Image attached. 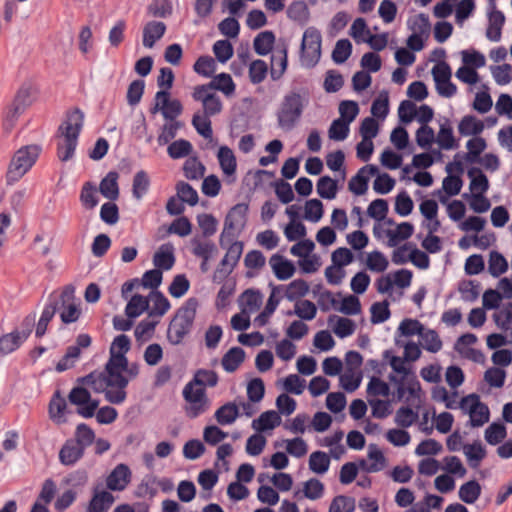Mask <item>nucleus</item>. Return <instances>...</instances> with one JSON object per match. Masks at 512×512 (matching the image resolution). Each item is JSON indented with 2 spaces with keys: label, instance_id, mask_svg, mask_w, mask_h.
Here are the masks:
<instances>
[{
  "label": "nucleus",
  "instance_id": "nucleus-1",
  "mask_svg": "<svg viewBox=\"0 0 512 512\" xmlns=\"http://www.w3.org/2000/svg\"><path fill=\"white\" fill-rule=\"evenodd\" d=\"M83 124L84 113L79 108H75L67 113L66 120L59 126L57 156L62 162L73 158Z\"/></svg>",
  "mask_w": 512,
  "mask_h": 512
},
{
  "label": "nucleus",
  "instance_id": "nucleus-2",
  "mask_svg": "<svg viewBox=\"0 0 512 512\" xmlns=\"http://www.w3.org/2000/svg\"><path fill=\"white\" fill-rule=\"evenodd\" d=\"M199 302L195 297L188 298L170 321L167 339L172 345H179L191 332Z\"/></svg>",
  "mask_w": 512,
  "mask_h": 512
},
{
  "label": "nucleus",
  "instance_id": "nucleus-3",
  "mask_svg": "<svg viewBox=\"0 0 512 512\" xmlns=\"http://www.w3.org/2000/svg\"><path fill=\"white\" fill-rule=\"evenodd\" d=\"M41 147L35 144L26 145L18 149L8 167L7 182L13 183L22 178L34 165L39 157Z\"/></svg>",
  "mask_w": 512,
  "mask_h": 512
},
{
  "label": "nucleus",
  "instance_id": "nucleus-4",
  "mask_svg": "<svg viewBox=\"0 0 512 512\" xmlns=\"http://www.w3.org/2000/svg\"><path fill=\"white\" fill-rule=\"evenodd\" d=\"M304 105L299 93L285 95L277 112L278 125L285 131L292 130L303 113Z\"/></svg>",
  "mask_w": 512,
  "mask_h": 512
},
{
  "label": "nucleus",
  "instance_id": "nucleus-5",
  "mask_svg": "<svg viewBox=\"0 0 512 512\" xmlns=\"http://www.w3.org/2000/svg\"><path fill=\"white\" fill-rule=\"evenodd\" d=\"M322 36L318 29L309 27L305 30L300 48V61L302 66L313 68L321 58Z\"/></svg>",
  "mask_w": 512,
  "mask_h": 512
},
{
  "label": "nucleus",
  "instance_id": "nucleus-6",
  "mask_svg": "<svg viewBox=\"0 0 512 512\" xmlns=\"http://www.w3.org/2000/svg\"><path fill=\"white\" fill-rule=\"evenodd\" d=\"M248 211L249 205L247 203H238L229 210L225 217L224 227L219 238V244L221 247L226 245V239L228 237H230L228 243L234 240L236 235L233 231L236 228H239L240 230L244 229L247 223Z\"/></svg>",
  "mask_w": 512,
  "mask_h": 512
},
{
  "label": "nucleus",
  "instance_id": "nucleus-7",
  "mask_svg": "<svg viewBox=\"0 0 512 512\" xmlns=\"http://www.w3.org/2000/svg\"><path fill=\"white\" fill-rule=\"evenodd\" d=\"M229 238L230 237L226 239V245L223 247H228L227 252L214 272V282L220 283L225 278H227L228 275L232 273L242 256L244 248L243 242L232 240L230 243H228Z\"/></svg>",
  "mask_w": 512,
  "mask_h": 512
},
{
  "label": "nucleus",
  "instance_id": "nucleus-8",
  "mask_svg": "<svg viewBox=\"0 0 512 512\" xmlns=\"http://www.w3.org/2000/svg\"><path fill=\"white\" fill-rule=\"evenodd\" d=\"M34 100V89L30 84L22 85L17 91L12 105L9 107L5 119L4 128L11 130L16 119L29 107Z\"/></svg>",
  "mask_w": 512,
  "mask_h": 512
},
{
  "label": "nucleus",
  "instance_id": "nucleus-9",
  "mask_svg": "<svg viewBox=\"0 0 512 512\" xmlns=\"http://www.w3.org/2000/svg\"><path fill=\"white\" fill-rule=\"evenodd\" d=\"M196 384L188 382L183 389V397L188 405L185 407L186 415L189 418H196L204 413L209 407V400L204 388L194 389Z\"/></svg>",
  "mask_w": 512,
  "mask_h": 512
},
{
  "label": "nucleus",
  "instance_id": "nucleus-10",
  "mask_svg": "<svg viewBox=\"0 0 512 512\" xmlns=\"http://www.w3.org/2000/svg\"><path fill=\"white\" fill-rule=\"evenodd\" d=\"M124 370L104 371L107 382L106 400L112 404H121L126 399L129 380L123 375Z\"/></svg>",
  "mask_w": 512,
  "mask_h": 512
},
{
  "label": "nucleus",
  "instance_id": "nucleus-11",
  "mask_svg": "<svg viewBox=\"0 0 512 512\" xmlns=\"http://www.w3.org/2000/svg\"><path fill=\"white\" fill-rule=\"evenodd\" d=\"M59 301V310L61 321L65 324L76 322L81 310L75 302V288L72 285H66L60 295L57 297Z\"/></svg>",
  "mask_w": 512,
  "mask_h": 512
},
{
  "label": "nucleus",
  "instance_id": "nucleus-12",
  "mask_svg": "<svg viewBox=\"0 0 512 512\" xmlns=\"http://www.w3.org/2000/svg\"><path fill=\"white\" fill-rule=\"evenodd\" d=\"M466 403H470L468 413L470 415L469 425L471 427H481L489 421V408L480 401L479 395L473 393L463 397L459 407H464Z\"/></svg>",
  "mask_w": 512,
  "mask_h": 512
},
{
  "label": "nucleus",
  "instance_id": "nucleus-13",
  "mask_svg": "<svg viewBox=\"0 0 512 512\" xmlns=\"http://www.w3.org/2000/svg\"><path fill=\"white\" fill-rule=\"evenodd\" d=\"M192 97L195 101L201 102L202 114L212 117L221 113L223 104L215 92L205 91L203 87H194Z\"/></svg>",
  "mask_w": 512,
  "mask_h": 512
},
{
  "label": "nucleus",
  "instance_id": "nucleus-14",
  "mask_svg": "<svg viewBox=\"0 0 512 512\" xmlns=\"http://www.w3.org/2000/svg\"><path fill=\"white\" fill-rule=\"evenodd\" d=\"M491 11L488 13L489 25L486 30V37L493 42H498L501 39L502 28L505 24L504 14L496 9L495 1L489 2Z\"/></svg>",
  "mask_w": 512,
  "mask_h": 512
},
{
  "label": "nucleus",
  "instance_id": "nucleus-15",
  "mask_svg": "<svg viewBox=\"0 0 512 512\" xmlns=\"http://www.w3.org/2000/svg\"><path fill=\"white\" fill-rule=\"evenodd\" d=\"M131 480V471L126 464H118L106 478V486L112 491H123Z\"/></svg>",
  "mask_w": 512,
  "mask_h": 512
},
{
  "label": "nucleus",
  "instance_id": "nucleus-16",
  "mask_svg": "<svg viewBox=\"0 0 512 512\" xmlns=\"http://www.w3.org/2000/svg\"><path fill=\"white\" fill-rule=\"evenodd\" d=\"M102 484H97L93 489V495L89 502L87 512H108L112 504L114 503V496L101 489Z\"/></svg>",
  "mask_w": 512,
  "mask_h": 512
},
{
  "label": "nucleus",
  "instance_id": "nucleus-17",
  "mask_svg": "<svg viewBox=\"0 0 512 512\" xmlns=\"http://www.w3.org/2000/svg\"><path fill=\"white\" fill-rule=\"evenodd\" d=\"M85 450L72 439H68L59 451V460L65 466L76 464L83 456Z\"/></svg>",
  "mask_w": 512,
  "mask_h": 512
},
{
  "label": "nucleus",
  "instance_id": "nucleus-18",
  "mask_svg": "<svg viewBox=\"0 0 512 512\" xmlns=\"http://www.w3.org/2000/svg\"><path fill=\"white\" fill-rule=\"evenodd\" d=\"M197 87H203L204 90L208 92H214V90H219L223 92L226 96H231L235 92V84L233 82V79L227 73H220L214 76L209 83L198 85Z\"/></svg>",
  "mask_w": 512,
  "mask_h": 512
},
{
  "label": "nucleus",
  "instance_id": "nucleus-19",
  "mask_svg": "<svg viewBox=\"0 0 512 512\" xmlns=\"http://www.w3.org/2000/svg\"><path fill=\"white\" fill-rule=\"evenodd\" d=\"M166 32V25L161 21H150L143 28V45L152 48Z\"/></svg>",
  "mask_w": 512,
  "mask_h": 512
},
{
  "label": "nucleus",
  "instance_id": "nucleus-20",
  "mask_svg": "<svg viewBox=\"0 0 512 512\" xmlns=\"http://www.w3.org/2000/svg\"><path fill=\"white\" fill-rule=\"evenodd\" d=\"M269 263L276 278L279 280H287L295 273L294 264L291 261L284 259L283 256L279 254L273 255L270 258Z\"/></svg>",
  "mask_w": 512,
  "mask_h": 512
},
{
  "label": "nucleus",
  "instance_id": "nucleus-21",
  "mask_svg": "<svg viewBox=\"0 0 512 512\" xmlns=\"http://www.w3.org/2000/svg\"><path fill=\"white\" fill-rule=\"evenodd\" d=\"M153 263L159 270L171 269L175 263L173 245L171 243L161 245L153 256Z\"/></svg>",
  "mask_w": 512,
  "mask_h": 512
},
{
  "label": "nucleus",
  "instance_id": "nucleus-22",
  "mask_svg": "<svg viewBox=\"0 0 512 512\" xmlns=\"http://www.w3.org/2000/svg\"><path fill=\"white\" fill-rule=\"evenodd\" d=\"M118 173L110 171L100 181L99 191L107 199L114 201L119 197Z\"/></svg>",
  "mask_w": 512,
  "mask_h": 512
},
{
  "label": "nucleus",
  "instance_id": "nucleus-23",
  "mask_svg": "<svg viewBox=\"0 0 512 512\" xmlns=\"http://www.w3.org/2000/svg\"><path fill=\"white\" fill-rule=\"evenodd\" d=\"M245 359V351L241 347H232L222 357L221 364L226 372H235Z\"/></svg>",
  "mask_w": 512,
  "mask_h": 512
},
{
  "label": "nucleus",
  "instance_id": "nucleus-24",
  "mask_svg": "<svg viewBox=\"0 0 512 512\" xmlns=\"http://www.w3.org/2000/svg\"><path fill=\"white\" fill-rule=\"evenodd\" d=\"M240 416L239 406L235 402H227L220 406L214 417L220 425H230Z\"/></svg>",
  "mask_w": 512,
  "mask_h": 512
},
{
  "label": "nucleus",
  "instance_id": "nucleus-25",
  "mask_svg": "<svg viewBox=\"0 0 512 512\" xmlns=\"http://www.w3.org/2000/svg\"><path fill=\"white\" fill-rule=\"evenodd\" d=\"M280 423V415L274 410H269L263 412L257 419L253 420L252 428L256 431H266L274 429L276 426H279Z\"/></svg>",
  "mask_w": 512,
  "mask_h": 512
},
{
  "label": "nucleus",
  "instance_id": "nucleus-26",
  "mask_svg": "<svg viewBox=\"0 0 512 512\" xmlns=\"http://www.w3.org/2000/svg\"><path fill=\"white\" fill-rule=\"evenodd\" d=\"M287 17L300 25L307 24L310 18L307 4L302 0L293 1L287 8Z\"/></svg>",
  "mask_w": 512,
  "mask_h": 512
},
{
  "label": "nucleus",
  "instance_id": "nucleus-27",
  "mask_svg": "<svg viewBox=\"0 0 512 512\" xmlns=\"http://www.w3.org/2000/svg\"><path fill=\"white\" fill-rule=\"evenodd\" d=\"M217 158L219 165L225 175H233L236 172V157L228 146H221L218 150Z\"/></svg>",
  "mask_w": 512,
  "mask_h": 512
},
{
  "label": "nucleus",
  "instance_id": "nucleus-28",
  "mask_svg": "<svg viewBox=\"0 0 512 512\" xmlns=\"http://www.w3.org/2000/svg\"><path fill=\"white\" fill-rule=\"evenodd\" d=\"M481 492V485L476 480H470L460 486L458 497L466 504H473L478 500Z\"/></svg>",
  "mask_w": 512,
  "mask_h": 512
},
{
  "label": "nucleus",
  "instance_id": "nucleus-29",
  "mask_svg": "<svg viewBox=\"0 0 512 512\" xmlns=\"http://www.w3.org/2000/svg\"><path fill=\"white\" fill-rule=\"evenodd\" d=\"M493 319L498 328L505 332H509V342H512V302H509L494 313Z\"/></svg>",
  "mask_w": 512,
  "mask_h": 512
},
{
  "label": "nucleus",
  "instance_id": "nucleus-30",
  "mask_svg": "<svg viewBox=\"0 0 512 512\" xmlns=\"http://www.w3.org/2000/svg\"><path fill=\"white\" fill-rule=\"evenodd\" d=\"M275 43V34L270 31H262L260 32L253 41V47L255 52L260 56H265L269 54L273 48Z\"/></svg>",
  "mask_w": 512,
  "mask_h": 512
},
{
  "label": "nucleus",
  "instance_id": "nucleus-31",
  "mask_svg": "<svg viewBox=\"0 0 512 512\" xmlns=\"http://www.w3.org/2000/svg\"><path fill=\"white\" fill-rule=\"evenodd\" d=\"M463 450L469 465L472 468H477L487 454L486 449L480 441L464 445Z\"/></svg>",
  "mask_w": 512,
  "mask_h": 512
},
{
  "label": "nucleus",
  "instance_id": "nucleus-32",
  "mask_svg": "<svg viewBox=\"0 0 512 512\" xmlns=\"http://www.w3.org/2000/svg\"><path fill=\"white\" fill-rule=\"evenodd\" d=\"M484 130V123L473 115L464 116L459 125L458 131L462 136L479 135Z\"/></svg>",
  "mask_w": 512,
  "mask_h": 512
},
{
  "label": "nucleus",
  "instance_id": "nucleus-33",
  "mask_svg": "<svg viewBox=\"0 0 512 512\" xmlns=\"http://www.w3.org/2000/svg\"><path fill=\"white\" fill-rule=\"evenodd\" d=\"M148 309L149 300L140 294H135L127 303L125 308V314L127 315L128 318H137Z\"/></svg>",
  "mask_w": 512,
  "mask_h": 512
},
{
  "label": "nucleus",
  "instance_id": "nucleus-34",
  "mask_svg": "<svg viewBox=\"0 0 512 512\" xmlns=\"http://www.w3.org/2000/svg\"><path fill=\"white\" fill-rule=\"evenodd\" d=\"M437 142L439 146L444 150H450L457 147L453 136V129L449 119L447 118H445L444 122L440 124Z\"/></svg>",
  "mask_w": 512,
  "mask_h": 512
},
{
  "label": "nucleus",
  "instance_id": "nucleus-35",
  "mask_svg": "<svg viewBox=\"0 0 512 512\" xmlns=\"http://www.w3.org/2000/svg\"><path fill=\"white\" fill-rule=\"evenodd\" d=\"M335 320L336 325L334 326L333 331L338 337L345 338L354 333L356 325L353 320L345 317L331 315L328 318V323L331 324Z\"/></svg>",
  "mask_w": 512,
  "mask_h": 512
},
{
  "label": "nucleus",
  "instance_id": "nucleus-36",
  "mask_svg": "<svg viewBox=\"0 0 512 512\" xmlns=\"http://www.w3.org/2000/svg\"><path fill=\"white\" fill-rule=\"evenodd\" d=\"M78 382L82 384H86L92 387V389L97 393H104L106 396L107 392V382L105 380V373L93 371L88 375L81 377L78 379Z\"/></svg>",
  "mask_w": 512,
  "mask_h": 512
},
{
  "label": "nucleus",
  "instance_id": "nucleus-37",
  "mask_svg": "<svg viewBox=\"0 0 512 512\" xmlns=\"http://www.w3.org/2000/svg\"><path fill=\"white\" fill-rule=\"evenodd\" d=\"M466 147L468 152L464 155V159L469 163L479 161L480 154L486 149V140L482 137H474L467 141Z\"/></svg>",
  "mask_w": 512,
  "mask_h": 512
},
{
  "label": "nucleus",
  "instance_id": "nucleus-38",
  "mask_svg": "<svg viewBox=\"0 0 512 512\" xmlns=\"http://www.w3.org/2000/svg\"><path fill=\"white\" fill-rule=\"evenodd\" d=\"M507 436L506 426L501 422L491 423L485 430V440L490 445L500 444Z\"/></svg>",
  "mask_w": 512,
  "mask_h": 512
},
{
  "label": "nucleus",
  "instance_id": "nucleus-39",
  "mask_svg": "<svg viewBox=\"0 0 512 512\" xmlns=\"http://www.w3.org/2000/svg\"><path fill=\"white\" fill-rule=\"evenodd\" d=\"M338 183L330 176H322L317 182V193L323 199H334L337 195Z\"/></svg>",
  "mask_w": 512,
  "mask_h": 512
},
{
  "label": "nucleus",
  "instance_id": "nucleus-40",
  "mask_svg": "<svg viewBox=\"0 0 512 512\" xmlns=\"http://www.w3.org/2000/svg\"><path fill=\"white\" fill-rule=\"evenodd\" d=\"M330 466V458L323 451H315L309 457V469L316 474H324Z\"/></svg>",
  "mask_w": 512,
  "mask_h": 512
},
{
  "label": "nucleus",
  "instance_id": "nucleus-41",
  "mask_svg": "<svg viewBox=\"0 0 512 512\" xmlns=\"http://www.w3.org/2000/svg\"><path fill=\"white\" fill-rule=\"evenodd\" d=\"M422 341L424 349L431 353H436L442 348V341L435 330L427 329L424 327L422 335L419 336Z\"/></svg>",
  "mask_w": 512,
  "mask_h": 512
},
{
  "label": "nucleus",
  "instance_id": "nucleus-42",
  "mask_svg": "<svg viewBox=\"0 0 512 512\" xmlns=\"http://www.w3.org/2000/svg\"><path fill=\"white\" fill-rule=\"evenodd\" d=\"M488 264V271L495 278L508 270L507 260L497 251L490 252Z\"/></svg>",
  "mask_w": 512,
  "mask_h": 512
},
{
  "label": "nucleus",
  "instance_id": "nucleus-43",
  "mask_svg": "<svg viewBox=\"0 0 512 512\" xmlns=\"http://www.w3.org/2000/svg\"><path fill=\"white\" fill-rule=\"evenodd\" d=\"M209 116L197 112L192 117V125L205 139H211L213 136L212 123Z\"/></svg>",
  "mask_w": 512,
  "mask_h": 512
},
{
  "label": "nucleus",
  "instance_id": "nucleus-44",
  "mask_svg": "<svg viewBox=\"0 0 512 512\" xmlns=\"http://www.w3.org/2000/svg\"><path fill=\"white\" fill-rule=\"evenodd\" d=\"M150 181L147 173L143 170L138 171L133 178L132 184V194L133 197L137 200L142 199V197L147 193L149 189Z\"/></svg>",
  "mask_w": 512,
  "mask_h": 512
},
{
  "label": "nucleus",
  "instance_id": "nucleus-45",
  "mask_svg": "<svg viewBox=\"0 0 512 512\" xmlns=\"http://www.w3.org/2000/svg\"><path fill=\"white\" fill-rule=\"evenodd\" d=\"M80 201L86 209H93L98 205L97 189L93 183H84L80 193Z\"/></svg>",
  "mask_w": 512,
  "mask_h": 512
},
{
  "label": "nucleus",
  "instance_id": "nucleus-46",
  "mask_svg": "<svg viewBox=\"0 0 512 512\" xmlns=\"http://www.w3.org/2000/svg\"><path fill=\"white\" fill-rule=\"evenodd\" d=\"M72 440L85 450L95 441V433L87 424L80 423L76 427L75 437Z\"/></svg>",
  "mask_w": 512,
  "mask_h": 512
},
{
  "label": "nucleus",
  "instance_id": "nucleus-47",
  "mask_svg": "<svg viewBox=\"0 0 512 512\" xmlns=\"http://www.w3.org/2000/svg\"><path fill=\"white\" fill-rule=\"evenodd\" d=\"M218 375L213 370L199 369L195 372L193 379L191 380L196 386L204 388L215 387L218 383Z\"/></svg>",
  "mask_w": 512,
  "mask_h": 512
},
{
  "label": "nucleus",
  "instance_id": "nucleus-48",
  "mask_svg": "<svg viewBox=\"0 0 512 512\" xmlns=\"http://www.w3.org/2000/svg\"><path fill=\"white\" fill-rule=\"evenodd\" d=\"M468 176L471 178L470 190H479L480 193H484L489 188V181L486 175L476 167H472L468 170Z\"/></svg>",
  "mask_w": 512,
  "mask_h": 512
},
{
  "label": "nucleus",
  "instance_id": "nucleus-49",
  "mask_svg": "<svg viewBox=\"0 0 512 512\" xmlns=\"http://www.w3.org/2000/svg\"><path fill=\"white\" fill-rule=\"evenodd\" d=\"M176 190L181 202H185L190 206H195L198 203V193L189 183L184 181L178 182Z\"/></svg>",
  "mask_w": 512,
  "mask_h": 512
},
{
  "label": "nucleus",
  "instance_id": "nucleus-50",
  "mask_svg": "<svg viewBox=\"0 0 512 512\" xmlns=\"http://www.w3.org/2000/svg\"><path fill=\"white\" fill-rule=\"evenodd\" d=\"M192 150V144L188 140L179 139L168 146L167 153L172 159H180L190 155Z\"/></svg>",
  "mask_w": 512,
  "mask_h": 512
},
{
  "label": "nucleus",
  "instance_id": "nucleus-51",
  "mask_svg": "<svg viewBox=\"0 0 512 512\" xmlns=\"http://www.w3.org/2000/svg\"><path fill=\"white\" fill-rule=\"evenodd\" d=\"M371 322L373 324L383 323L389 319L391 312L389 309V302L384 300L382 302H375L371 305Z\"/></svg>",
  "mask_w": 512,
  "mask_h": 512
},
{
  "label": "nucleus",
  "instance_id": "nucleus-52",
  "mask_svg": "<svg viewBox=\"0 0 512 512\" xmlns=\"http://www.w3.org/2000/svg\"><path fill=\"white\" fill-rule=\"evenodd\" d=\"M192 253L202 260H210L212 255L217 252L216 245L211 242H201L198 239L192 240Z\"/></svg>",
  "mask_w": 512,
  "mask_h": 512
},
{
  "label": "nucleus",
  "instance_id": "nucleus-53",
  "mask_svg": "<svg viewBox=\"0 0 512 512\" xmlns=\"http://www.w3.org/2000/svg\"><path fill=\"white\" fill-rule=\"evenodd\" d=\"M352 53V44L348 39H340L332 51V59L336 64L344 63Z\"/></svg>",
  "mask_w": 512,
  "mask_h": 512
},
{
  "label": "nucleus",
  "instance_id": "nucleus-54",
  "mask_svg": "<svg viewBox=\"0 0 512 512\" xmlns=\"http://www.w3.org/2000/svg\"><path fill=\"white\" fill-rule=\"evenodd\" d=\"M183 171L187 179L198 180L204 176L205 166L197 158H188L183 165Z\"/></svg>",
  "mask_w": 512,
  "mask_h": 512
},
{
  "label": "nucleus",
  "instance_id": "nucleus-55",
  "mask_svg": "<svg viewBox=\"0 0 512 512\" xmlns=\"http://www.w3.org/2000/svg\"><path fill=\"white\" fill-rule=\"evenodd\" d=\"M389 112V96L387 91H382L379 96L373 101L371 106V113L374 117L384 119Z\"/></svg>",
  "mask_w": 512,
  "mask_h": 512
},
{
  "label": "nucleus",
  "instance_id": "nucleus-56",
  "mask_svg": "<svg viewBox=\"0 0 512 512\" xmlns=\"http://www.w3.org/2000/svg\"><path fill=\"white\" fill-rule=\"evenodd\" d=\"M418 419V413L414 412L412 408L408 406H402L396 411L395 423L402 427L408 428Z\"/></svg>",
  "mask_w": 512,
  "mask_h": 512
},
{
  "label": "nucleus",
  "instance_id": "nucleus-57",
  "mask_svg": "<svg viewBox=\"0 0 512 512\" xmlns=\"http://www.w3.org/2000/svg\"><path fill=\"white\" fill-rule=\"evenodd\" d=\"M268 66L264 60L257 59L251 62L249 66V78L251 83L259 84L266 78Z\"/></svg>",
  "mask_w": 512,
  "mask_h": 512
},
{
  "label": "nucleus",
  "instance_id": "nucleus-58",
  "mask_svg": "<svg viewBox=\"0 0 512 512\" xmlns=\"http://www.w3.org/2000/svg\"><path fill=\"white\" fill-rule=\"evenodd\" d=\"M355 499L353 497L338 495L333 498L329 512H354Z\"/></svg>",
  "mask_w": 512,
  "mask_h": 512
},
{
  "label": "nucleus",
  "instance_id": "nucleus-59",
  "mask_svg": "<svg viewBox=\"0 0 512 512\" xmlns=\"http://www.w3.org/2000/svg\"><path fill=\"white\" fill-rule=\"evenodd\" d=\"M308 291V283L303 279H296L287 286L285 296L289 301H294L305 296Z\"/></svg>",
  "mask_w": 512,
  "mask_h": 512
},
{
  "label": "nucleus",
  "instance_id": "nucleus-60",
  "mask_svg": "<svg viewBox=\"0 0 512 512\" xmlns=\"http://www.w3.org/2000/svg\"><path fill=\"white\" fill-rule=\"evenodd\" d=\"M304 218L311 222H318L324 213L323 204L319 199L307 200L304 207Z\"/></svg>",
  "mask_w": 512,
  "mask_h": 512
},
{
  "label": "nucleus",
  "instance_id": "nucleus-61",
  "mask_svg": "<svg viewBox=\"0 0 512 512\" xmlns=\"http://www.w3.org/2000/svg\"><path fill=\"white\" fill-rule=\"evenodd\" d=\"M169 309V300L160 291L153 292V307L148 311V315L161 317Z\"/></svg>",
  "mask_w": 512,
  "mask_h": 512
},
{
  "label": "nucleus",
  "instance_id": "nucleus-62",
  "mask_svg": "<svg viewBox=\"0 0 512 512\" xmlns=\"http://www.w3.org/2000/svg\"><path fill=\"white\" fill-rule=\"evenodd\" d=\"M303 494L307 499L317 500L324 494V484L317 478H311L304 483Z\"/></svg>",
  "mask_w": 512,
  "mask_h": 512
},
{
  "label": "nucleus",
  "instance_id": "nucleus-63",
  "mask_svg": "<svg viewBox=\"0 0 512 512\" xmlns=\"http://www.w3.org/2000/svg\"><path fill=\"white\" fill-rule=\"evenodd\" d=\"M349 124L343 119H335L328 130L329 138L334 141H343L348 137Z\"/></svg>",
  "mask_w": 512,
  "mask_h": 512
},
{
  "label": "nucleus",
  "instance_id": "nucleus-64",
  "mask_svg": "<svg viewBox=\"0 0 512 512\" xmlns=\"http://www.w3.org/2000/svg\"><path fill=\"white\" fill-rule=\"evenodd\" d=\"M193 68L197 74L211 77L216 70V63L211 56H201L196 60Z\"/></svg>",
  "mask_w": 512,
  "mask_h": 512
}]
</instances>
